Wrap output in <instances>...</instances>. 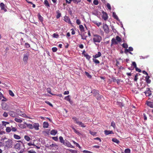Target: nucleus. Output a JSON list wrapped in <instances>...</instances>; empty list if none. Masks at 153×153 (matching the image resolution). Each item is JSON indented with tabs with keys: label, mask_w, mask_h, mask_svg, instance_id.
<instances>
[{
	"label": "nucleus",
	"mask_w": 153,
	"mask_h": 153,
	"mask_svg": "<svg viewBox=\"0 0 153 153\" xmlns=\"http://www.w3.org/2000/svg\"><path fill=\"white\" fill-rule=\"evenodd\" d=\"M76 124H78L79 125L82 127H85L86 126H85L84 124L80 121H78V122H77Z\"/></svg>",
	"instance_id": "18"
},
{
	"label": "nucleus",
	"mask_w": 153,
	"mask_h": 153,
	"mask_svg": "<svg viewBox=\"0 0 153 153\" xmlns=\"http://www.w3.org/2000/svg\"><path fill=\"white\" fill-rule=\"evenodd\" d=\"M76 23L78 25H79L81 24V22L79 19H77L76 20Z\"/></svg>",
	"instance_id": "60"
},
{
	"label": "nucleus",
	"mask_w": 153,
	"mask_h": 153,
	"mask_svg": "<svg viewBox=\"0 0 153 153\" xmlns=\"http://www.w3.org/2000/svg\"><path fill=\"white\" fill-rule=\"evenodd\" d=\"M3 116L4 117H7L8 116V113L6 112H4L3 114Z\"/></svg>",
	"instance_id": "53"
},
{
	"label": "nucleus",
	"mask_w": 153,
	"mask_h": 153,
	"mask_svg": "<svg viewBox=\"0 0 153 153\" xmlns=\"http://www.w3.org/2000/svg\"><path fill=\"white\" fill-rule=\"evenodd\" d=\"M132 65H133V66L134 67V68H136L137 67V65L135 63V62H132Z\"/></svg>",
	"instance_id": "58"
},
{
	"label": "nucleus",
	"mask_w": 153,
	"mask_h": 153,
	"mask_svg": "<svg viewBox=\"0 0 153 153\" xmlns=\"http://www.w3.org/2000/svg\"><path fill=\"white\" fill-rule=\"evenodd\" d=\"M72 129L74 131L76 134H79V131L78 130H76L75 128H74V127H72Z\"/></svg>",
	"instance_id": "37"
},
{
	"label": "nucleus",
	"mask_w": 153,
	"mask_h": 153,
	"mask_svg": "<svg viewBox=\"0 0 153 153\" xmlns=\"http://www.w3.org/2000/svg\"><path fill=\"white\" fill-rule=\"evenodd\" d=\"M0 7L1 10H3L5 12L7 11V10L5 8V5L3 3H1Z\"/></svg>",
	"instance_id": "14"
},
{
	"label": "nucleus",
	"mask_w": 153,
	"mask_h": 153,
	"mask_svg": "<svg viewBox=\"0 0 153 153\" xmlns=\"http://www.w3.org/2000/svg\"><path fill=\"white\" fill-rule=\"evenodd\" d=\"M24 138L27 141H29L30 140V138L27 135H25L24 136Z\"/></svg>",
	"instance_id": "34"
},
{
	"label": "nucleus",
	"mask_w": 153,
	"mask_h": 153,
	"mask_svg": "<svg viewBox=\"0 0 153 153\" xmlns=\"http://www.w3.org/2000/svg\"><path fill=\"white\" fill-rule=\"evenodd\" d=\"M84 56L88 60H89L91 58V56L88 53L84 54Z\"/></svg>",
	"instance_id": "36"
},
{
	"label": "nucleus",
	"mask_w": 153,
	"mask_h": 153,
	"mask_svg": "<svg viewBox=\"0 0 153 153\" xmlns=\"http://www.w3.org/2000/svg\"><path fill=\"white\" fill-rule=\"evenodd\" d=\"M27 152L28 153H36L35 151L33 150H28Z\"/></svg>",
	"instance_id": "54"
},
{
	"label": "nucleus",
	"mask_w": 153,
	"mask_h": 153,
	"mask_svg": "<svg viewBox=\"0 0 153 153\" xmlns=\"http://www.w3.org/2000/svg\"><path fill=\"white\" fill-rule=\"evenodd\" d=\"M52 50L53 52H56L57 50V49L56 47H53L52 48Z\"/></svg>",
	"instance_id": "51"
},
{
	"label": "nucleus",
	"mask_w": 153,
	"mask_h": 153,
	"mask_svg": "<svg viewBox=\"0 0 153 153\" xmlns=\"http://www.w3.org/2000/svg\"><path fill=\"white\" fill-rule=\"evenodd\" d=\"M57 132V131L56 130L53 129L51 131V134L53 135H55Z\"/></svg>",
	"instance_id": "27"
},
{
	"label": "nucleus",
	"mask_w": 153,
	"mask_h": 153,
	"mask_svg": "<svg viewBox=\"0 0 153 153\" xmlns=\"http://www.w3.org/2000/svg\"><path fill=\"white\" fill-rule=\"evenodd\" d=\"M83 152L85 153H93L91 152H90V151H88L87 150H84L83 151Z\"/></svg>",
	"instance_id": "64"
},
{
	"label": "nucleus",
	"mask_w": 153,
	"mask_h": 153,
	"mask_svg": "<svg viewBox=\"0 0 153 153\" xmlns=\"http://www.w3.org/2000/svg\"><path fill=\"white\" fill-rule=\"evenodd\" d=\"M89 133L91 135L93 136L95 135L96 134V132H94L91 131H90Z\"/></svg>",
	"instance_id": "56"
},
{
	"label": "nucleus",
	"mask_w": 153,
	"mask_h": 153,
	"mask_svg": "<svg viewBox=\"0 0 153 153\" xmlns=\"http://www.w3.org/2000/svg\"><path fill=\"white\" fill-rule=\"evenodd\" d=\"M115 45V38H113L111 40V46L112 48H114V45Z\"/></svg>",
	"instance_id": "24"
},
{
	"label": "nucleus",
	"mask_w": 153,
	"mask_h": 153,
	"mask_svg": "<svg viewBox=\"0 0 153 153\" xmlns=\"http://www.w3.org/2000/svg\"><path fill=\"white\" fill-rule=\"evenodd\" d=\"M9 114L10 116H12V117H15L16 116L15 113L13 111H9Z\"/></svg>",
	"instance_id": "17"
},
{
	"label": "nucleus",
	"mask_w": 153,
	"mask_h": 153,
	"mask_svg": "<svg viewBox=\"0 0 153 153\" xmlns=\"http://www.w3.org/2000/svg\"><path fill=\"white\" fill-rule=\"evenodd\" d=\"M44 4L47 7H50V4H49L47 0H45L44 1Z\"/></svg>",
	"instance_id": "33"
},
{
	"label": "nucleus",
	"mask_w": 153,
	"mask_h": 153,
	"mask_svg": "<svg viewBox=\"0 0 153 153\" xmlns=\"http://www.w3.org/2000/svg\"><path fill=\"white\" fill-rule=\"evenodd\" d=\"M122 47L125 48H128V45L126 43H123L122 45Z\"/></svg>",
	"instance_id": "38"
},
{
	"label": "nucleus",
	"mask_w": 153,
	"mask_h": 153,
	"mask_svg": "<svg viewBox=\"0 0 153 153\" xmlns=\"http://www.w3.org/2000/svg\"><path fill=\"white\" fill-rule=\"evenodd\" d=\"M2 123L3 125L4 126H6L7 124H9V123L4 121L2 122Z\"/></svg>",
	"instance_id": "50"
},
{
	"label": "nucleus",
	"mask_w": 153,
	"mask_h": 153,
	"mask_svg": "<svg viewBox=\"0 0 153 153\" xmlns=\"http://www.w3.org/2000/svg\"><path fill=\"white\" fill-rule=\"evenodd\" d=\"M102 40L101 37L98 35H94V36L93 40L94 42H95L99 43Z\"/></svg>",
	"instance_id": "3"
},
{
	"label": "nucleus",
	"mask_w": 153,
	"mask_h": 153,
	"mask_svg": "<svg viewBox=\"0 0 153 153\" xmlns=\"http://www.w3.org/2000/svg\"><path fill=\"white\" fill-rule=\"evenodd\" d=\"M49 126L48 123L46 122H45L43 123V127L44 128H48Z\"/></svg>",
	"instance_id": "28"
},
{
	"label": "nucleus",
	"mask_w": 153,
	"mask_h": 153,
	"mask_svg": "<svg viewBox=\"0 0 153 153\" xmlns=\"http://www.w3.org/2000/svg\"><path fill=\"white\" fill-rule=\"evenodd\" d=\"M4 146H5L4 143L0 141V147H3Z\"/></svg>",
	"instance_id": "57"
},
{
	"label": "nucleus",
	"mask_w": 153,
	"mask_h": 153,
	"mask_svg": "<svg viewBox=\"0 0 153 153\" xmlns=\"http://www.w3.org/2000/svg\"><path fill=\"white\" fill-rule=\"evenodd\" d=\"M25 124L29 128L31 129L33 128V125L32 124L27 123H25Z\"/></svg>",
	"instance_id": "26"
},
{
	"label": "nucleus",
	"mask_w": 153,
	"mask_h": 153,
	"mask_svg": "<svg viewBox=\"0 0 153 153\" xmlns=\"http://www.w3.org/2000/svg\"><path fill=\"white\" fill-rule=\"evenodd\" d=\"M150 77L149 76H146L145 77V80L147 82L148 84H149L151 83V80L149 79Z\"/></svg>",
	"instance_id": "15"
},
{
	"label": "nucleus",
	"mask_w": 153,
	"mask_h": 153,
	"mask_svg": "<svg viewBox=\"0 0 153 153\" xmlns=\"http://www.w3.org/2000/svg\"><path fill=\"white\" fill-rule=\"evenodd\" d=\"M47 91L48 92V93H49L50 94H52L51 93V89H50V88H48L47 89Z\"/></svg>",
	"instance_id": "62"
},
{
	"label": "nucleus",
	"mask_w": 153,
	"mask_h": 153,
	"mask_svg": "<svg viewBox=\"0 0 153 153\" xmlns=\"http://www.w3.org/2000/svg\"><path fill=\"white\" fill-rule=\"evenodd\" d=\"M58 146L55 143H53L50 145L49 146H47V147L48 148H55L56 149Z\"/></svg>",
	"instance_id": "10"
},
{
	"label": "nucleus",
	"mask_w": 153,
	"mask_h": 153,
	"mask_svg": "<svg viewBox=\"0 0 153 153\" xmlns=\"http://www.w3.org/2000/svg\"><path fill=\"white\" fill-rule=\"evenodd\" d=\"M146 104L148 106L151 108H153V102H147Z\"/></svg>",
	"instance_id": "20"
},
{
	"label": "nucleus",
	"mask_w": 153,
	"mask_h": 153,
	"mask_svg": "<svg viewBox=\"0 0 153 153\" xmlns=\"http://www.w3.org/2000/svg\"><path fill=\"white\" fill-rule=\"evenodd\" d=\"M93 62L96 64H99L100 63L99 61L97 59H93Z\"/></svg>",
	"instance_id": "42"
},
{
	"label": "nucleus",
	"mask_w": 153,
	"mask_h": 153,
	"mask_svg": "<svg viewBox=\"0 0 153 153\" xmlns=\"http://www.w3.org/2000/svg\"><path fill=\"white\" fill-rule=\"evenodd\" d=\"M98 1L97 0H94L93 1V3L95 5H97L98 4Z\"/></svg>",
	"instance_id": "52"
},
{
	"label": "nucleus",
	"mask_w": 153,
	"mask_h": 153,
	"mask_svg": "<svg viewBox=\"0 0 153 153\" xmlns=\"http://www.w3.org/2000/svg\"><path fill=\"white\" fill-rule=\"evenodd\" d=\"M59 140L60 142L62 143L63 144L64 142L65 141V140H63V137L62 136L59 137Z\"/></svg>",
	"instance_id": "32"
},
{
	"label": "nucleus",
	"mask_w": 153,
	"mask_h": 153,
	"mask_svg": "<svg viewBox=\"0 0 153 153\" xmlns=\"http://www.w3.org/2000/svg\"><path fill=\"white\" fill-rule=\"evenodd\" d=\"M79 28L81 33H83L84 31V28L82 25H79Z\"/></svg>",
	"instance_id": "23"
},
{
	"label": "nucleus",
	"mask_w": 153,
	"mask_h": 153,
	"mask_svg": "<svg viewBox=\"0 0 153 153\" xmlns=\"http://www.w3.org/2000/svg\"><path fill=\"white\" fill-rule=\"evenodd\" d=\"M9 94L12 96V97H13L14 96V94L13 92L10 90H9Z\"/></svg>",
	"instance_id": "45"
},
{
	"label": "nucleus",
	"mask_w": 153,
	"mask_h": 153,
	"mask_svg": "<svg viewBox=\"0 0 153 153\" xmlns=\"http://www.w3.org/2000/svg\"><path fill=\"white\" fill-rule=\"evenodd\" d=\"M85 75L87 76V77L89 78H91V75H90L89 73H88V72L85 71Z\"/></svg>",
	"instance_id": "39"
},
{
	"label": "nucleus",
	"mask_w": 153,
	"mask_h": 153,
	"mask_svg": "<svg viewBox=\"0 0 153 153\" xmlns=\"http://www.w3.org/2000/svg\"><path fill=\"white\" fill-rule=\"evenodd\" d=\"M39 124L38 123H34L33 124V127L35 130H38L39 129Z\"/></svg>",
	"instance_id": "13"
},
{
	"label": "nucleus",
	"mask_w": 153,
	"mask_h": 153,
	"mask_svg": "<svg viewBox=\"0 0 153 153\" xmlns=\"http://www.w3.org/2000/svg\"><path fill=\"white\" fill-rule=\"evenodd\" d=\"M2 109L5 110H8L9 109V106L6 103H2L1 104Z\"/></svg>",
	"instance_id": "5"
},
{
	"label": "nucleus",
	"mask_w": 153,
	"mask_h": 153,
	"mask_svg": "<svg viewBox=\"0 0 153 153\" xmlns=\"http://www.w3.org/2000/svg\"><path fill=\"white\" fill-rule=\"evenodd\" d=\"M14 120L15 121L19 123H21L22 122V120L20 119H19L17 118H16Z\"/></svg>",
	"instance_id": "31"
},
{
	"label": "nucleus",
	"mask_w": 153,
	"mask_h": 153,
	"mask_svg": "<svg viewBox=\"0 0 153 153\" xmlns=\"http://www.w3.org/2000/svg\"><path fill=\"white\" fill-rule=\"evenodd\" d=\"M72 119L74 120L75 123H76V122H78V120L77 118L75 117H74L72 118Z\"/></svg>",
	"instance_id": "55"
},
{
	"label": "nucleus",
	"mask_w": 153,
	"mask_h": 153,
	"mask_svg": "<svg viewBox=\"0 0 153 153\" xmlns=\"http://www.w3.org/2000/svg\"><path fill=\"white\" fill-rule=\"evenodd\" d=\"M138 76V75L137 74L134 77V80L135 81H137V79H138L137 76Z\"/></svg>",
	"instance_id": "61"
},
{
	"label": "nucleus",
	"mask_w": 153,
	"mask_h": 153,
	"mask_svg": "<svg viewBox=\"0 0 153 153\" xmlns=\"http://www.w3.org/2000/svg\"><path fill=\"white\" fill-rule=\"evenodd\" d=\"M13 137L14 138L17 140L21 138L20 136L16 134L14 135Z\"/></svg>",
	"instance_id": "35"
},
{
	"label": "nucleus",
	"mask_w": 153,
	"mask_h": 153,
	"mask_svg": "<svg viewBox=\"0 0 153 153\" xmlns=\"http://www.w3.org/2000/svg\"><path fill=\"white\" fill-rule=\"evenodd\" d=\"M144 93L146 96H149L151 94V91L149 88H147L146 91Z\"/></svg>",
	"instance_id": "9"
},
{
	"label": "nucleus",
	"mask_w": 153,
	"mask_h": 153,
	"mask_svg": "<svg viewBox=\"0 0 153 153\" xmlns=\"http://www.w3.org/2000/svg\"><path fill=\"white\" fill-rule=\"evenodd\" d=\"M94 23L95 25H97L98 27H99L100 25H102V23L101 22H97V21L94 22Z\"/></svg>",
	"instance_id": "41"
},
{
	"label": "nucleus",
	"mask_w": 153,
	"mask_h": 153,
	"mask_svg": "<svg viewBox=\"0 0 153 153\" xmlns=\"http://www.w3.org/2000/svg\"><path fill=\"white\" fill-rule=\"evenodd\" d=\"M115 40H116L117 42H120L122 41V39L120 37L117 36L116 37Z\"/></svg>",
	"instance_id": "25"
},
{
	"label": "nucleus",
	"mask_w": 153,
	"mask_h": 153,
	"mask_svg": "<svg viewBox=\"0 0 153 153\" xmlns=\"http://www.w3.org/2000/svg\"><path fill=\"white\" fill-rule=\"evenodd\" d=\"M73 142L74 143V144L76 145V146L78 147L79 149H81V147L79 145V144H78L77 143H76L75 141H73Z\"/></svg>",
	"instance_id": "44"
},
{
	"label": "nucleus",
	"mask_w": 153,
	"mask_h": 153,
	"mask_svg": "<svg viewBox=\"0 0 153 153\" xmlns=\"http://www.w3.org/2000/svg\"><path fill=\"white\" fill-rule=\"evenodd\" d=\"M18 126L20 128H25V125L22 124H19Z\"/></svg>",
	"instance_id": "40"
},
{
	"label": "nucleus",
	"mask_w": 153,
	"mask_h": 153,
	"mask_svg": "<svg viewBox=\"0 0 153 153\" xmlns=\"http://www.w3.org/2000/svg\"><path fill=\"white\" fill-rule=\"evenodd\" d=\"M79 35H80L82 37V39H86L87 36L86 34V33H81V34L79 33Z\"/></svg>",
	"instance_id": "8"
},
{
	"label": "nucleus",
	"mask_w": 153,
	"mask_h": 153,
	"mask_svg": "<svg viewBox=\"0 0 153 153\" xmlns=\"http://www.w3.org/2000/svg\"><path fill=\"white\" fill-rule=\"evenodd\" d=\"M102 18L105 20H106L108 18V15L106 13L103 11L102 12Z\"/></svg>",
	"instance_id": "12"
},
{
	"label": "nucleus",
	"mask_w": 153,
	"mask_h": 153,
	"mask_svg": "<svg viewBox=\"0 0 153 153\" xmlns=\"http://www.w3.org/2000/svg\"><path fill=\"white\" fill-rule=\"evenodd\" d=\"M122 101V100H121V99H120V100L119 101H117V105L119 106H120V107L123 106V105L122 102H121Z\"/></svg>",
	"instance_id": "19"
},
{
	"label": "nucleus",
	"mask_w": 153,
	"mask_h": 153,
	"mask_svg": "<svg viewBox=\"0 0 153 153\" xmlns=\"http://www.w3.org/2000/svg\"><path fill=\"white\" fill-rule=\"evenodd\" d=\"M63 144L65 146L72 148H73V146H72L70 143L66 140H65V141Z\"/></svg>",
	"instance_id": "6"
},
{
	"label": "nucleus",
	"mask_w": 153,
	"mask_h": 153,
	"mask_svg": "<svg viewBox=\"0 0 153 153\" xmlns=\"http://www.w3.org/2000/svg\"><path fill=\"white\" fill-rule=\"evenodd\" d=\"M104 132L105 135H108L109 134H114L112 131H108L105 130L104 131Z\"/></svg>",
	"instance_id": "21"
},
{
	"label": "nucleus",
	"mask_w": 153,
	"mask_h": 153,
	"mask_svg": "<svg viewBox=\"0 0 153 153\" xmlns=\"http://www.w3.org/2000/svg\"><path fill=\"white\" fill-rule=\"evenodd\" d=\"M21 144L19 143H17L14 146V148L19 151L20 149Z\"/></svg>",
	"instance_id": "11"
},
{
	"label": "nucleus",
	"mask_w": 153,
	"mask_h": 153,
	"mask_svg": "<svg viewBox=\"0 0 153 153\" xmlns=\"http://www.w3.org/2000/svg\"><path fill=\"white\" fill-rule=\"evenodd\" d=\"M6 130L7 132L9 133L11 130V129L10 127H7L6 128Z\"/></svg>",
	"instance_id": "43"
},
{
	"label": "nucleus",
	"mask_w": 153,
	"mask_h": 153,
	"mask_svg": "<svg viewBox=\"0 0 153 153\" xmlns=\"http://www.w3.org/2000/svg\"><path fill=\"white\" fill-rule=\"evenodd\" d=\"M81 1V0H73V2L74 3L77 4L79 2H80Z\"/></svg>",
	"instance_id": "46"
},
{
	"label": "nucleus",
	"mask_w": 153,
	"mask_h": 153,
	"mask_svg": "<svg viewBox=\"0 0 153 153\" xmlns=\"http://www.w3.org/2000/svg\"><path fill=\"white\" fill-rule=\"evenodd\" d=\"M101 55V53L100 52H98L97 54H96L94 55L93 56V57L94 58H96L100 57Z\"/></svg>",
	"instance_id": "16"
},
{
	"label": "nucleus",
	"mask_w": 153,
	"mask_h": 153,
	"mask_svg": "<svg viewBox=\"0 0 153 153\" xmlns=\"http://www.w3.org/2000/svg\"><path fill=\"white\" fill-rule=\"evenodd\" d=\"M23 54V60L25 63H26L30 56V52H24Z\"/></svg>",
	"instance_id": "4"
},
{
	"label": "nucleus",
	"mask_w": 153,
	"mask_h": 153,
	"mask_svg": "<svg viewBox=\"0 0 153 153\" xmlns=\"http://www.w3.org/2000/svg\"><path fill=\"white\" fill-rule=\"evenodd\" d=\"M91 93H93L94 96L98 100H100L103 97L102 95H100L98 91L96 90H94L92 91Z\"/></svg>",
	"instance_id": "1"
},
{
	"label": "nucleus",
	"mask_w": 153,
	"mask_h": 153,
	"mask_svg": "<svg viewBox=\"0 0 153 153\" xmlns=\"http://www.w3.org/2000/svg\"><path fill=\"white\" fill-rule=\"evenodd\" d=\"M59 35L58 34H56V33H54L53 34V37L55 38H58L59 37Z\"/></svg>",
	"instance_id": "48"
},
{
	"label": "nucleus",
	"mask_w": 153,
	"mask_h": 153,
	"mask_svg": "<svg viewBox=\"0 0 153 153\" xmlns=\"http://www.w3.org/2000/svg\"><path fill=\"white\" fill-rule=\"evenodd\" d=\"M130 150L129 149H126L124 151L125 153H130Z\"/></svg>",
	"instance_id": "47"
},
{
	"label": "nucleus",
	"mask_w": 153,
	"mask_h": 153,
	"mask_svg": "<svg viewBox=\"0 0 153 153\" xmlns=\"http://www.w3.org/2000/svg\"><path fill=\"white\" fill-rule=\"evenodd\" d=\"M65 20L66 22L68 23H71V21L70 19L68 17H66L65 18Z\"/></svg>",
	"instance_id": "30"
},
{
	"label": "nucleus",
	"mask_w": 153,
	"mask_h": 153,
	"mask_svg": "<svg viewBox=\"0 0 153 153\" xmlns=\"http://www.w3.org/2000/svg\"><path fill=\"white\" fill-rule=\"evenodd\" d=\"M65 99L67 101H68L71 104L72 102L71 100V99L69 98V96H68L65 98Z\"/></svg>",
	"instance_id": "22"
},
{
	"label": "nucleus",
	"mask_w": 153,
	"mask_h": 153,
	"mask_svg": "<svg viewBox=\"0 0 153 153\" xmlns=\"http://www.w3.org/2000/svg\"><path fill=\"white\" fill-rule=\"evenodd\" d=\"M107 8H108V9H109V10H111V7L110 5L109 4L107 3Z\"/></svg>",
	"instance_id": "63"
},
{
	"label": "nucleus",
	"mask_w": 153,
	"mask_h": 153,
	"mask_svg": "<svg viewBox=\"0 0 153 153\" xmlns=\"http://www.w3.org/2000/svg\"><path fill=\"white\" fill-rule=\"evenodd\" d=\"M57 15L56 16V18L57 19H59L61 16V14L59 13V12H57Z\"/></svg>",
	"instance_id": "49"
},
{
	"label": "nucleus",
	"mask_w": 153,
	"mask_h": 153,
	"mask_svg": "<svg viewBox=\"0 0 153 153\" xmlns=\"http://www.w3.org/2000/svg\"><path fill=\"white\" fill-rule=\"evenodd\" d=\"M38 17L39 20L41 22H42L43 21V18L39 14L38 15Z\"/></svg>",
	"instance_id": "29"
},
{
	"label": "nucleus",
	"mask_w": 153,
	"mask_h": 153,
	"mask_svg": "<svg viewBox=\"0 0 153 153\" xmlns=\"http://www.w3.org/2000/svg\"><path fill=\"white\" fill-rule=\"evenodd\" d=\"M12 140L9 139L5 142V147L7 149L11 148L12 147Z\"/></svg>",
	"instance_id": "2"
},
{
	"label": "nucleus",
	"mask_w": 153,
	"mask_h": 153,
	"mask_svg": "<svg viewBox=\"0 0 153 153\" xmlns=\"http://www.w3.org/2000/svg\"><path fill=\"white\" fill-rule=\"evenodd\" d=\"M52 138L53 140H54L55 141H58V138L57 137H52Z\"/></svg>",
	"instance_id": "59"
},
{
	"label": "nucleus",
	"mask_w": 153,
	"mask_h": 153,
	"mask_svg": "<svg viewBox=\"0 0 153 153\" xmlns=\"http://www.w3.org/2000/svg\"><path fill=\"white\" fill-rule=\"evenodd\" d=\"M103 28L105 32L106 33H108L109 32V29L108 25L106 24H103Z\"/></svg>",
	"instance_id": "7"
}]
</instances>
